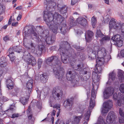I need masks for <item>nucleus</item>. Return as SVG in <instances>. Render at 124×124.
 Wrapping results in <instances>:
<instances>
[{
	"mask_svg": "<svg viewBox=\"0 0 124 124\" xmlns=\"http://www.w3.org/2000/svg\"><path fill=\"white\" fill-rule=\"evenodd\" d=\"M33 81L32 79H31L27 81L26 83V87L28 89V92L30 93L32 90V87Z\"/></svg>",
	"mask_w": 124,
	"mask_h": 124,
	"instance_id": "26",
	"label": "nucleus"
},
{
	"mask_svg": "<svg viewBox=\"0 0 124 124\" xmlns=\"http://www.w3.org/2000/svg\"><path fill=\"white\" fill-rule=\"evenodd\" d=\"M44 4L47 11L43 12L44 20L49 28L56 34L58 32L59 24L63 21V18L58 13L53 14L51 12L55 9L56 5L53 0H45Z\"/></svg>",
	"mask_w": 124,
	"mask_h": 124,
	"instance_id": "1",
	"label": "nucleus"
},
{
	"mask_svg": "<svg viewBox=\"0 0 124 124\" xmlns=\"http://www.w3.org/2000/svg\"><path fill=\"white\" fill-rule=\"evenodd\" d=\"M30 45L31 48L30 47H28V49L29 50H31V51L32 52H33L35 50V47L33 45V44L32 43H31Z\"/></svg>",
	"mask_w": 124,
	"mask_h": 124,
	"instance_id": "40",
	"label": "nucleus"
},
{
	"mask_svg": "<svg viewBox=\"0 0 124 124\" xmlns=\"http://www.w3.org/2000/svg\"><path fill=\"white\" fill-rule=\"evenodd\" d=\"M22 8V7L21 6H18L16 8L17 9H20Z\"/></svg>",
	"mask_w": 124,
	"mask_h": 124,
	"instance_id": "64",
	"label": "nucleus"
},
{
	"mask_svg": "<svg viewBox=\"0 0 124 124\" xmlns=\"http://www.w3.org/2000/svg\"><path fill=\"white\" fill-rule=\"evenodd\" d=\"M3 39L5 41L9 40V37L8 36H6L3 38Z\"/></svg>",
	"mask_w": 124,
	"mask_h": 124,
	"instance_id": "51",
	"label": "nucleus"
},
{
	"mask_svg": "<svg viewBox=\"0 0 124 124\" xmlns=\"http://www.w3.org/2000/svg\"><path fill=\"white\" fill-rule=\"evenodd\" d=\"M60 106L59 104H56L55 105L53 106V107L54 108H55L58 109L59 110L60 109Z\"/></svg>",
	"mask_w": 124,
	"mask_h": 124,
	"instance_id": "52",
	"label": "nucleus"
},
{
	"mask_svg": "<svg viewBox=\"0 0 124 124\" xmlns=\"http://www.w3.org/2000/svg\"><path fill=\"white\" fill-rule=\"evenodd\" d=\"M77 2V0H72L71 2V4L72 5H74Z\"/></svg>",
	"mask_w": 124,
	"mask_h": 124,
	"instance_id": "53",
	"label": "nucleus"
},
{
	"mask_svg": "<svg viewBox=\"0 0 124 124\" xmlns=\"http://www.w3.org/2000/svg\"><path fill=\"white\" fill-rule=\"evenodd\" d=\"M40 78L41 82L43 83H45L47 80L48 77L46 73H44L40 75Z\"/></svg>",
	"mask_w": 124,
	"mask_h": 124,
	"instance_id": "30",
	"label": "nucleus"
},
{
	"mask_svg": "<svg viewBox=\"0 0 124 124\" xmlns=\"http://www.w3.org/2000/svg\"><path fill=\"white\" fill-rule=\"evenodd\" d=\"M97 64L100 66H98L94 69V71H93V72L92 78L93 81L94 83H97V86L98 88V87L97 85L99 84V82L100 79V76L98 75V74L100 73L102 71V68L101 66L102 65H100L97 63Z\"/></svg>",
	"mask_w": 124,
	"mask_h": 124,
	"instance_id": "6",
	"label": "nucleus"
},
{
	"mask_svg": "<svg viewBox=\"0 0 124 124\" xmlns=\"http://www.w3.org/2000/svg\"><path fill=\"white\" fill-rule=\"evenodd\" d=\"M43 61L41 59H39L38 61V64L39 68H40L41 64H42Z\"/></svg>",
	"mask_w": 124,
	"mask_h": 124,
	"instance_id": "44",
	"label": "nucleus"
},
{
	"mask_svg": "<svg viewBox=\"0 0 124 124\" xmlns=\"http://www.w3.org/2000/svg\"><path fill=\"white\" fill-rule=\"evenodd\" d=\"M116 76V74L115 73L113 72L109 74V79L108 81H109L110 79L112 81H113L115 79Z\"/></svg>",
	"mask_w": 124,
	"mask_h": 124,
	"instance_id": "32",
	"label": "nucleus"
},
{
	"mask_svg": "<svg viewBox=\"0 0 124 124\" xmlns=\"http://www.w3.org/2000/svg\"><path fill=\"white\" fill-rule=\"evenodd\" d=\"M93 35V33L92 31H86L85 35L86 42H89L90 41Z\"/></svg>",
	"mask_w": 124,
	"mask_h": 124,
	"instance_id": "22",
	"label": "nucleus"
},
{
	"mask_svg": "<svg viewBox=\"0 0 124 124\" xmlns=\"http://www.w3.org/2000/svg\"><path fill=\"white\" fill-rule=\"evenodd\" d=\"M117 94L116 93H115L113 96V98L115 100L117 99Z\"/></svg>",
	"mask_w": 124,
	"mask_h": 124,
	"instance_id": "56",
	"label": "nucleus"
},
{
	"mask_svg": "<svg viewBox=\"0 0 124 124\" xmlns=\"http://www.w3.org/2000/svg\"><path fill=\"white\" fill-rule=\"evenodd\" d=\"M73 101L69 99L65 101L64 104V106L68 110H71L72 108Z\"/></svg>",
	"mask_w": 124,
	"mask_h": 124,
	"instance_id": "20",
	"label": "nucleus"
},
{
	"mask_svg": "<svg viewBox=\"0 0 124 124\" xmlns=\"http://www.w3.org/2000/svg\"><path fill=\"white\" fill-rule=\"evenodd\" d=\"M122 38L119 34L114 35L112 38L111 42H113L118 47L121 46L123 44V41L122 40Z\"/></svg>",
	"mask_w": 124,
	"mask_h": 124,
	"instance_id": "10",
	"label": "nucleus"
},
{
	"mask_svg": "<svg viewBox=\"0 0 124 124\" xmlns=\"http://www.w3.org/2000/svg\"><path fill=\"white\" fill-rule=\"evenodd\" d=\"M75 76L74 74H72L71 71L68 72L66 73V78L67 79L71 81L72 85L74 86H76L77 84H78V81L75 79Z\"/></svg>",
	"mask_w": 124,
	"mask_h": 124,
	"instance_id": "11",
	"label": "nucleus"
},
{
	"mask_svg": "<svg viewBox=\"0 0 124 124\" xmlns=\"http://www.w3.org/2000/svg\"><path fill=\"white\" fill-rule=\"evenodd\" d=\"M52 94V97L55 100H59L62 98L63 92L58 87H55L54 88Z\"/></svg>",
	"mask_w": 124,
	"mask_h": 124,
	"instance_id": "8",
	"label": "nucleus"
},
{
	"mask_svg": "<svg viewBox=\"0 0 124 124\" xmlns=\"http://www.w3.org/2000/svg\"><path fill=\"white\" fill-rule=\"evenodd\" d=\"M28 118L29 119L31 120L32 121H33V116H32V114H29V115H28Z\"/></svg>",
	"mask_w": 124,
	"mask_h": 124,
	"instance_id": "48",
	"label": "nucleus"
},
{
	"mask_svg": "<svg viewBox=\"0 0 124 124\" xmlns=\"http://www.w3.org/2000/svg\"><path fill=\"white\" fill-rule=\"evenodd\" d=\"M118 100L117 103L119 106H121L124 104V96L120 93H118L117 95Z\"/></svg>",
	"mask_w": 124,
	"mask_h": 124,
	"instance_id": "21",
	"label": "nucleus"
},
{
	"mask_svg": "<svg viewBox=\"0 0 124 124\" xmlns=\"http://www.w3.org/2000/svg\"><path fill=\"white\" fill-rule=\"evenodd\" d=\"M28 101V99L25 98H21L20 99V101L23 105L26 104Z\"/></svg>",
	"mask_w": 124,
	"mask_h": 124,
	"instance_id": "35",
	"label": "nucleus"
},
{
	"mask_svg": "<svg viewBox=\"0 0 124 124\" xmlns=\"http://www.w3.org/2000/svg\"><path fill=\"white\" fill-rule=\"evenodd\" d=\"M20 91V89L19 88H16L10 93V94L11 96L16 95Z\"/></svg>",
	"mask_w": 124,
	"mask_h": 124,
	"instance_id": "31",
	"label": "nucleus"
},
{
	"mask_svg": "<svg viewBox=\"0 0 124 124\" xmlns=\"http://www.w3.org/2000/svg\"><path fill=\"white\" fill-rule=\"evenodd\" d=\"M95 124H105V123L102 117L100 116L98 118L97 123Z\"/></svg>",
	"mask_w": 124,
	"mask_h": 124,
	"instance_id": "34",
	"label": "nucleus"
},
{
	"mask_svg": "<svg viewBox=\"0 0 124 124\" xmlns=\"http://www.w3.org/2000/svg\"><path fill=\"white\" fill-rule=\"evenodd\" d=\"M46 63L52 66L56 78L61 80L64 73V69L61 67L62 63L59 61L58 57L52 56L48 58L46 60Z\"/></svg>",
	"mask_w": 124,
	"mask_h": 124,
	"instance_id": "4",
	"label": "nucleus"
},
{
	"mask_svg": "<svg viewBox=\"0 0 124 124\" xmlns=\"http://www.w3.org/2000/svg\"><path fill=\"white\" fill-rule=\"evenodd\" d=\"M18 24L17 22H13L12 23V25L13 26H16Z\"/></svg>",
	"mask_w": 124,
	"mask_h": 124,
	"instance_id": "59",
	"label": "nucleus"
},
{
	"mask_svg": "<svg viewBox=\"0 0 124 124\" xmlns=\"http://www.w3.org/2000/svg\"><path fill=\"white\" fill-rule=\"evenodd\" d=\"M15 107L14 106H10V108L8 109L7 111H9L10 110H11L12 111H13L15 109Z\"/></svg>",
	"mask_w": 124,
	"mask_h": 124,
	"instance_id": "46",
	"label": "nucleus"
},
{
	"mask_svg": "<svg viewBox=\"0 0 124 124\" xmlns=\"http://www.w3.org/2000/svg\"><path fill=\"white\" fill-rule=\"evenodd\" d=\"M19 116V115L17 113H15L13 114L12 115L11 117L14 118L15 117H17Z\"/></svg>",
	"mask_w": 124,
	"mask_h": 124,
	"instance_id": "50",
	"label": "nucleus"
},
{
	"mask_svg": "<svg viewBox=\"0 0 124 124\" xmlns=\"http://www.w3.org/2000/svg\"><path fill=\"white\" fill-rule=\"evenodd\" d=\"M77 33L78 34H81L83 33V32L81 30H78L77 32Z\"/></svg>",
	"mask_w": 124,
	"mask_h": 124,
	"instance_id": "58",
	"label": "nucleus"
},
{
	"mask_svg": "<svg viewBox=\"0 0 124 124\" xmlns=\"http://www.w3.org/2000/svg\"><path fill=\"white\" fill-rule=\"evenodd\" d=\"M3 7L0 5V13L3 11Z\"/></svg>",
	"mask_w": 124,
	"mask_h": 124,
	"instance_id": "62",
	"label": "nucleus"
},
{
	"mask_svg": "<svg viewBox=\"0 0 124 124\" xmlns=\"http://www.w3.org/2000/svg\"><path fill=\"white\" fill-rule=\"evenodd\" d=\"M104 35L102 34L100 30H98L97 31L96 34V37L98 38V37H102Z\"/></svg>",
	"mask_w": 124,
	"mask_h": 124,
	"instance_id": "36",
	"label": "nucleus"
},
{
	"mask_svg": "<svg viewBox=\"0 0 124 124\" xmlns=\"http://www.w3.org/2000/svg\"><path fill=\"white\" fill-rule=\"evenodd\" d=\"M119 79L122 81L123 79H124V76L122 72H119L118 73V75Z\"/></svg>",
	"mask_w": 124,
	"mask_h": 124,
	"instance_id": "39",
	"label": "nucleus"
},
{
	"mask_svg": "<svg viewBox=\"0 0 124 124\" xmlns=\"http://www.w3.org/2000/svg\"><path fill=\"white\" fill-rule=\"evenodd\" d=\"M21 15L20 14L17 17V21L21 19Z\"/></svg>",
	"mask_w": 124,
	"mask_h": 124,
	"instance_id": "61",
	"label": "nucleus"
},
{
	"mask_svg": "<svg viewBox=\"0 0 124 124\" xmlns=\"http://www.w3.org/2000/svg\"><path fill=\"white\" fill-rule=\"evenodd\" d=\"M113 27L117 30H121L122 35L124 37V24H122L120 23H116L113 19H111L109 23L110 30Z\"/></svg>",
	"mask_w": 124,
	"mask_h": 124,
	"instance_id": "7",
	"label": "nucleus"
},
{
	"mask_svg": "<svg viewBox=\"0 0 124 124\" xmlns=\"http://www.w3.org/2000/svg\"><path fill=\"white\" fill-rule=\"evenodd\" d=\"M77 22L78 24L84 26H85L87 23L86 19L83 17H78L77 19Z\"/></svg>",
	"mask_w": 124,
	"mask_h": 124,
	"instance_id": "24",
	"label": "nucleus"
},
{
	"mask_svg": "<svg viewBox=\"0 0 124 124\" xmlns=\"http://www.w3.org/2000/svg\"><path fill=\"white\" fill-rule=\"evenodd\" d=\"M105 3L108 5L109 4V0H104Z\"/></svg>",
	"mask_w": 124,
	"mask_h": 124,
	"instance_id": "63",
	"label": "nucleus"
},
{
	"mask_svg": "<svg viewBox=\"0 0 124 124\" xmlns=\"http://www.w3.org/2000/svg\"><path fill=\"white\" fill-rule=\"evenodd\" d=\"M57 7L58 8V10H59L60 13L62 14H64L63 17L62 16L63 18H66L67 17L66 15V13H67L68 7L66 5H64L62 6H61L60 4H58L57 6Z\"/></svg>",
	"mask_w": 124,
	"mask_h": 124,
	"instance_id": "16",
	"label": "nucleus"
},
{
	"mask_svg": "<svg viewBox=\"0 0 124 124\" xmlns=\"http://www.w3.org/2000/svg\"><path fill=\"white\" fill-rule=\"evenodd\" d=\"M112 101L109 100L107 101L104 102L103 103V107L101 110L102 113H107L112 106Z\"/></svg>",
	"mask_w": 124,
	"mask_h": 124,
	"instance_id": "12",
	"label": "nucleus"
},
{
	"mask_svg": "<svg viewBox=\"0 0 124 124\" xmlns=\"http://www.w3.org/2000/svg\"><path fill=\"white\" fill-rule=\"evenodd\" d=\"M96 93H95L94 91V86H93V87L92 88V90L91 97V98H92L93 100H95L96 96Z\"/></svg>",
	"mask_w": 124,
	"mask_h": 124,
	"instance_id": "37",
	"label": "nucleus"
},
{
	"mask_svg": "<svg viewBox=\"0 0 124 124\" xmlns=\"http://www.w3.org/2000/svg\"><path fill=\"white\" fill-rule=\"evenodd\" d=\"M115 118V115L114 112L112 111H110L107 118L106 121L107 123L110 124L112 123Z\"/></svg>",
	"mask_w": 124,
	"mask_h": 124,
	"instance_id": "19",
	"label": "nucleus"
},
{
	"mask_svg": "<svg viewBox=\"0 0 124 124\" xmlns=\"http://www.w3.org/2000/svg\"><path fill=\"white\" fill-rule=\"evenodd\" d=\"M114 93V89L113 88L109 87L105 89L103 93V97L104 98L107 99L112 94Z\"/></svg>",
	"mask_w": 124,
	"mask_h": 124,
	"instance_id": "14",
	"label": "nucleus"
},
{
	"mask_svg": "<svg viewBox=\"0 0 124 124\" xmlns=\"http://www.w3.org/2000/svg\"><path fill=\"white\" fill-rule=\"evenodd\" d=\"M119 89L121 93H124V85L123 84L120 85Z\"/></svg>",
	"mask_w": 124,
	"mask_h": 124,
	"instance_id": "43",
	"label": "nucleus"
},
{
	"mask_svg": "<svg viewBox=\"0 0 124 124\" xmlns=\"http://www.w3.org/2000/svg\"><path fill=\"white\" fill-rule=\"evenodd\" d=\"M31 110L30 108H28L27 110V114L28 115H29V114H31V113L30 112Z\"/></svg>",
	"mask_w": 124,
	"mask_h": 124,
	"instance_id": "60",
	"label": "nucleus"
},
{
	"mask_svg": "<svg viewBox=\"0 0 124 124\" xmlns=\"http://www.w3.org/2000/svg\"><path fill=\"white\" fill-rule=\"evenodd\" d=\"M80 71V72H82L81 73L85 75V76L84 78V79L86 81L89 79L91 75V73L88 72L87 71H85V69H83V68L82 70Z\"/></svg>",
	"mask_w": 124,
	"mask_h": 124,
	"instance_id": "27",
	"label": "nucleus"
},
{
	"mask_svg": "<svg viewBox=\"0 0 124 124\" xmlns=\"http://www.w3.org/2000/svg\"><path fill=\"white\" fill-rule=\"evenodd\" d=\"M119 122L120 123H124V118L120 117L119 118Z\"/></svg>",
	"mask_w": 124,
	"mask_h": 124,
	"instance_id": "47",
	"label": "nucleus"
},
{
	"mask_svg": "<svg viewBox=\"0 0 124 124\" xmlns=\"http://www.w3.org/2000/svg\"><path fill=\"white\" fill-rule=\"evenodd\" d=\"M72 66V65H71ZM84 66V65L83 63L81 62L80 64L78 65L77 66L74 65L72 66V67L73 69L76 70L78 71H81L82 70Z\"/></svg>",
	"mask_w": 124,
	"mask_h": 124,
	"instance_id": "28",
	"label": "nucleus"
},
{
	"mask_svg": "<svg viewBox=\"0 0 124 124\" xmlns=\"http://www.w3.org/2000/svg\"><path fill=\"white\" fill-rule=\"evenodd\" d=\"M119 113L121 116L124 118V113L122 112V109L121 108L119 109Z\"/></svg>",
	"mask_w": 124,
	"mask_h": 124,
	"instance_id": "45",
	"label": "nucleus"
},
{
	"mask_svg": "<svg viewBox=\"0 0 124 124\" xmlns=\"http://www.w3.org/2000/svg\"><path fill=\"white\" fill-rule=\"evenodd\" d=\"M7 65V61L6 59L3 57H1L0 59V67H4Z\"/></svg>",
	"mask_w": 124,
	"mask_h": 124,
	"instance_id": "29",
	"label": "nucleus"
},
{
	"mask_svg": "<svg viewBox=\"0 0 124 124\" xmlns=\"http://www.w3.org/2000/svg\"><path fill=\"white\" fill-rule=\"evenodd\" d=\"M55 114V111L54 110L51 114V116H54Z\"/></svg>",
	"mask_w": 124,
	"mask_h": 124,
	"instance_id": "57",
	"label": "nucleus"
},
{
	"mask_svg": "<svg viewBox=\"0 0 124 124\" xmlns=\"http://www.w3.org/2000/svg\"><path fill=\"white\" fill-rule=\"evenodd\" d=\"M91 21L92 26L93 28H94L97 23L96 18L93 16L91 19Z\"/></svg>",
	"mask_w": 124,
	"mask_h": 124,
	"instance_id": "33",
	"label": "nucleus"
},
{
	"mask_svg": "<svg viewBox=\"0 0 124 124\" xmlns=\"http://www.w3.org/2000/svg\"><path fill=\"white\" fill-rule=\"evenodd\" d=\"M36 106L39 109H41L42 108V104L40 100H39L38 101H37Z\"/></svg>",
	"mask_w": 124,
	"mask_h": 124,
	"instance_id": "41",
	"label": "nucleus"
},
{
	"mask_svg": "<svg viewBox=\"0 0 124 124\" xmlns=\"http://www.w3.org/2000/svg\"><path fill=\"white\" fill-rule=\"evenodd\" d=\"M63 21L59 24V29L60 33L64 35L67 33L68 30L65 22Z\"/></svg>",
	"mask_w": 124,
	"mask_h": 124,
	"instance_id": "15",
	"label": "nucleus"
},
{
	"mask_svg": "<svg viewBox=\"0 0 124 124\" xmlns=\"http://www.w3.org/2000/svg\"><path fill=\"white\" fill-rule=\"evenodd\" d=\"M98 49V47L95 46L92 49L91 53L89 57L93 59H94L96 58V54H97V51Z\"/></svg>",
	"mask_w": 124,
	"mask_h": 124,
	"instance_id": "23",
	"label": "nucleus"
},
{
	"mask_svg": "<svg viewBox=\"0 0 124 124\" xmlns=\"http://www.w3.org/2000/svg\"><path fill=\"white\" fill-rule=\"evenodd\" d=\"M27 63L32 66H34L37 63L35 58L29 53L23 57Z\"/></svg>",
	"mask_w": 124,
	"mask_h": 124,
	"instance_id": "9",
	"label": "nucleus"
},
{
	"mask_svg": "<svg viewBox=\"0 0 124 124\" xmlns=\"http://www.w3.org/2000/svg\"><path fill=\"white\" fill-rule=\"evenodd\" d=\"M45 46L44 45H41L39 46V47L38 51H39V52L38 53V51H37V54H41L42 53V51L43 50Z\"/></svg>",
	"mask_w": 124,
	"mask_h": 124,
	"instance_id": "38",
	"label": "nucleus"
},
{
	"mask_svg": "<svg viewBox=\"0 0 124 124\" xmlns=\"http://www.w3.org/2000/svg\"><path fill=\"white\" fill-rule=\"evenodd\" d=\"M83 116L82 114L80 116H73L72 123L67 121L66 122V124H78Z\"/></svg>",
	"mask_w": 124,
	"mask_h": 124,
	"instance_id": "17",
	"label": "nucleus"
},
{
	"mask_svg": "<svg viewBox=\"0 0 124 124\" xmlns=\"http://www.w3.org/2000/svg\"><path fill=\"white\" fill-rule=\"evenodd\" d=\"M15 51L17 52L18 53L20 52V51L16 50L13 47L10 48L8 50V53L9 54L8 56L9 57L11 62L13 61L15 58L14 55V53Z\"/></svg>",
	"mask_w": 124,
	"mask_h": 124,
	"instance_id": "18",
	"label": "nucleus"
},
{
	"mask_svg": "<svg viewBox=\"0 0 124 124\" xmlns=\"http://www.w3.org/2000/svg\"><path fill=\"white\" fill-rule=\"evenodd\" d=\"M56 46H55L51 47L50 48V49L52 51H54L56 49Z\"/></svg>",
	"mask_w": 124,
	"mask_h": 124,
	"instance_id": "54",
	"label": "nucleus"
},
{
	"mask_svg": "<svg viewBox=\"0 0 124 124\" xmlns=\"http://www.w3.org/2000/svg\"><path fill=\"white\" fill-rule=\"evenodd\" d=\"M84 110V109L82 107H81L78 108L77 111L78 113L82 114L83 113Z\"/></svg>",
	"mask_w": 124,
	"mask_h": 124,
	"instance_id": "42",
	"label": "nucleus"
},
{
	"mask_svg": "<svg viewBox=\"0 0 124 124\" xmlns=\"http://www.w3.org/2000/svg\"><path fill=\"white\" fill-rule=\"evenodd\" d=\"M7 87L9 89H11L14 87V83L12 81L11 77L9 79H7L6 81Z\"/></svg>",
	"mask_w": 124,
	"mask_h": 124,
	"instance_id": "25",
	"label": "nucleus"
},
{
	"mask_svg": "<svg viewBox=\"0 0 124 124\" xmlns=\"http://www.w3.org/2000/svg\"><path fill=\"white\" fill-rule=\"evenodd\" d=\"M35 31V28L34 26H26L24 28L23 36L25 38H28L36 39L39 42L41 41L48 44H51L54 42L55 36L52 34H49L47 31H43L39 36H38Z\"/></svg>",
	"mask_w": 124,
	"mask_h": 124,
	"instance_id": "2",
	"label": "nucleus"
},
{
	"mask_svg": "<svg viewBox=\"0 0 124 124\" xmlns=\"http://www.w3.org/2000/svg\"><path fill=\"white\" fill-rule=\"evenodd\" d=\"M59 51L60 52L62 61L64 63L68 62V60L70 61L78 56L79 53H74V50L72 49L69 44L67 41L61 42L60 45Z\"/></svg>",
	"mask_w": 124,
	"mask_h": 124,
	"instance_id": "3",
	"label": "nucleus"
},
{
	"mask_svg": "<svg viewBox=\"0 0 124 124\" xmlns=\"http://www.w3.org/2000/svg\"><path fill=\"white\" fill-rule=\"evenodd\" d=\"M94 100H93V98H91V100L90 103V107L89 110L87 111L86 114H85V119L88 121L89 119V118L91 114V111L90 109H92L95 105Z\"/></svg>",
	"mask_w": 124,
	"mask_h": 124,
	"instance_id": "13",
	"label": "nucleus"
},
{
	"mask_svg": "<svg viewBox=\"0 0 124 124\" xmlns=\"http://www.w3.org/2000/svg\"><path fill=\"white\" fill-rule=\"evenodd\" d=\"M109 37L105 36L103 37L102 39H101V40L102 41H103L104 40H109Z\"/></svg>",
	"mask_w": 124,
	"mask_h": 124,
	"instance_id": "49",
	"label": "nucleus"
},
{
	"mask_svg": "<svg viewBox=\"0 0 124 124\" xmlns=\"http://www.w3.org/2000/svg\"><path fill=\"white\" fill-rule=\"evenodd\" d=\"M97 55L98 57L96 60L97 63L101 65L104 64L105 61H107L108 57L107 55L106 51L104 47H102L99 51V47L97 51Z\"/></svg>",
	"mask_w": 124,
	"mask_h": 124,
	"instance_id": "5",
	"label": "nucleus"
},
{
	"mask_svg": "<svg viewBox=\"0 0 124 124\" xmlns=\"http://www.w3.org/2000/svg\"><path fill=\"white\" fill-rule=\"evenodd\" d=\"M121 55L123 57H124V50H122L121 52Z\"/></svg>",
	"mask_w": 124,
	"mask_h": 124,
	"instance_id": "55",
	"label": "nucleus"
}]
</instances>
